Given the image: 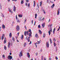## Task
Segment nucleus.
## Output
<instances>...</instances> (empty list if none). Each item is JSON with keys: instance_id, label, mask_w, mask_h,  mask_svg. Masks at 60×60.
I'll use <instances>...</instances> for the list:
<instances>
[{"instance_id": "9d476101", "label": "nucleus", "mask_w": 60, "mask_h": 60, "mask_svg": "<svg viewBox=\"0 0 60 60\" xmlns=\"http://www.w3.org/2000/svg\"><path fill=\"white\" fill-rule=\"evenodd\" d=\"M60 8H59L58 11V13H57V15H59V13H60Z\"/></svg>"}, {"instance_id": "2eb2a0df", "label": "nucleus", "mask_w": 60, "mask_h": 60, "mask_svg": "<svg viewBox=\"0 0 60 60\" xmlns=\"http://www.w3.org/2000/svg\"><path fill=\"white\" fill-rule=\"evenodd\" d=\"M56 30V28H54L53 29V34H54L55 33V30Z\"/></svg>"}, {"instance_id": "5701e85b", "label": "nucleus", "mask_w": 60, "mask_h": 60, "mask_svg": "<svg viewBox=\"0 0 60 60\" xmlns=\"http://www.w3.org/2000/svg\"><path fill=\"white\" fill-rule=\"evenodd\" d=\"M24 37V35H22L21 37V38L22 40L23 38Z\"/></svg>"}, {"instance_id": "052dcab7", "label": "nucleus", "mask_w": 60, "mask_h": 60, "mask_svg": "<svg viewBox=\"0 0 60 60\" xmlns=\"http://www.w3.org/2000/svg\"><path fill=\"white\" fill-rule=\"evenodd\" d=\"M0 9L1 10H2V7L1 6L0 7Z\"/></svg>"}, {"instance_id": "338daca9", "label": "nucleus", "mask_w": 60, "mask_h": 60, "mask_svg": "<svg viewBox=\"0 0 60 60\" xmlns=\"http://www.w3.org/2000/svg\"><path fill=\"white\" fill-rule=\"evenodd\" d=\"M28 51L29 52L30 51V49H29V50H28Z\"/></svg>"}, {"instance_id": "39448f33", "label": "nucleus", "mask_w": 60, "mask_h": 60, "mask_svg": "<svg viewBox=\"0 0 60 60\" xmlns=\"http://www.w3.org/2000/svg\"><path fill=\"white\" fill-rule=\"evenodd\" d=\"M51 29H50V30L48 32L49 33V35H50V34H51V32H52V28H51Z\"/></svg>"}, {"instance_id": "4be33fe9", "label": "nucleus", "mask_w": 60, "mask_h": 60, "mask_svg": "<svg viewBox=\"0 0 60 60\" xmlns=\"http://www.w3.org/2000/svg\"><path fill=\"white\" fill-rule=\"evenodd\" d=\"M4 49H5V50H6V49H7L6 47V46H5V45L4 46Z\"/></svg>"}, {"instance_id": "6ab92c4d", "label": "nucleus", "mask_w": 60, "mask_h": 60, "mask_svg": "<svg viewBox=\"0 0 60 60\" xmlns=\"http://www.w3.org/2000/svg\"><path fill=\"white\" fill-rule=\"evenodd\" d=\"M32 34V33H30L29 34V36H32V35H31V34Z\"/></svg>"}, {"instance_id": "7c9ffc66", "label": "nucleus", "mask_w": 60, "mask_h": 60, "mask_svg": "<svg viewBox=\"0 0 60 60\" xmlns=\"http://www.w3.org/2000/svg\"><path fill=\"white\" fill-rule=\"evenodd\" d=\"M38 27L39 28H41V26H40V25H38Z\"/></svg>"}, {"instance_id": "09e8293b", "label": "nucleus", "mask_w": 60, "mask_h": 60, "mask_svg": "<svg viewBox=\"0 0 60 60\" xmlns=\"http://www.w3.org/2000/svg\"><path fill=\"white\" fill-rule=\"evenodd\" d=\"M12 24H15V22H12Z\"/></svg>"}, {"instance_id": "37998d69", "label": "nucleus", "mask_w": 60, "mask_h": 60, "mask_svg": "<svg viewBox=\"0 0 60 60\" xmlns=\"http://www.w3.org/2000/svg\"><path fill=\"white\" fill-rule=\"evenodd\" d=\"M16 19H18V17H17V15H16Z\"/></svg>"}, {"instance_id": "58836bf2", "label": "nucleus", "mask_w": 60, "mask_h": 60, "mask_svg": "<svg viewBox=\"0 0 60 60\" xmlns=\"http://www.w3.org/2000/svg\"><path fill=\"white\" fill-rule=\"evenodd\" d=\"M4 57H5V56L4 55H2V57H3V58H4Z\"/></svg>"}, {"instance_id": "473e14b6", "label": "nucleus", "mask_w": 60, "mask_h": 60, "mask_svg": "<svg viewBox=\"0 0 60 60\" xmlns=\"http://www.w3.org/2000/svg\"><path fill=\"white\" fill-rule=\"evenodd\" d=\"M24 47H26V43H24Z\"/></svg>"}, {"instance_id": "a211bd4d", "label": "nucleus", "mask_w": 60, "mask_h": 60, "mask_svg": "<svg viewBox=\"0 0 60 60\" xmlns=\"http://www.w3.org/2000/svg\"><path fill=\"white\" fill-rule=\"evenodd\" d=\"M54 6H55V4H53L52 5V6H51V8H53Z\"/></svg>"}, {"instance_id": "0e129e2a", "label": "nucleus", "mask_w": 60, "mask_h": 60, "mask_svg": "<svg viewBox=\"0 0 60 60\" xmlns=\"http://www.w3.org/2000/svg\"><path fill=\"white\" fill-rule=\"evenodd\" d=\"M26 19H25L24 20V22H26Z\"/></svg>"}, {"instance_id": "ea45409f", "label": "nucleus", "mask_w": 60, "mask_h": 60, "mask_svg": "<svg viewBox=\"0 0 60 60\" xmlns=\"http://www.w3.org/2000/svg\"><path fill=\"white\" fill-rule=\"evenodd\" d=\"M55 59H56V60H57V59H58V58H57V56H56Z\"/></svg>"}, {"instance_id": "0eeeda50", "label": "nucleus", "mask_w": 60, "mask_h": 60, "mask_svg": "<svg viewBox=\"0 0 60 60\" xmlns=\"http://www.w3.org/2000/svg\"><path fill=\"white\" fill-rule=\"evenodd\" d=\"M38 20L40 21H43L44 20L43 19H42V17H41L39 18L38 19Z\"/></svg>"}, {"instance_id": "9b49d317", "label": "nucleus", "mask_w": 60, "mask_h": 60, "mask_svg": "<svg viewBox=\"0 0 60 60\" xmlns=\"http://www.w3.org/2000/svg\"><path fill=\"white\" fill-rule=\"evenodd\" d=\"M14 9H13V11H14V12H15V11H16V7H15V6H14Z\"/></svg>"}, {"instance_id": "6e6552de", "label": "nucleus", "mask_w": 60, "mask_h": 60, "mask_svg": "<svg viewBox=\"0 0 60 60\" xmlns=\"http://www.w3.org/2000/svg\"><path fill=\"white\" fill-rule=\"evenodd\" d=\"M27 56L28 58H30V54L29 52H27Z\"/></svg>"}, {"instance_id": "423d86ee", "label": "nucleus", "mask_w": 60, "mask_h": 60, "mask_svg": "<svg viewBox=\"0 0 60 60\" xmlns=\"http://www.w3.org/2000/svg\"><path fill=\"white\" fill-rule=\"evenodd\" d=\"M16 30L17 31H19V26L17 25L16 26Z\"/></svg>"}, {"instance_id": "774afa93", "label": "nucleus", "mask_w": 60, "mask_h": 60, "mask_svg": "<svg viewBox=\"0 0 60 60\" xmlns=\"http://www.w3.org/2000/svg\"><path fill=\"white\" fill-rule=\"evenodd\" d=\"M49 60H51V58H49Z\"/></svg>"}, {"instance_id": "dca6fc26", "label": "nucleus", "mask_w": 60, "mask_h": 60, "mask_svg": "<svg viewBox=\"0 0 60 60\" xmlns=\"http://www.w3.org/2000/svg\"><path fill=\"white\" fill-rule=\"evenodd\" d=\"M35 37H36V38H38L39 36H38V35L37 34H36L35 35Z\"/></svg>"}, {"instance_id": "4d7b16f0", "label": "nucleus", "mask_w": 60, "mask_h": 60, "mask_svg": "<svg viewBox=\"0 0 60 60\" xmlns=\"http://www.w3.org/2000/svg\"><path fill=\"white\" fill-rule=\"evenodd\" d=\"M17 41L18 42H19V40H18L17 39Z\"/></svg>"}, {"instance_id": "6e6d98bb", "label": "nucleus", "mask_w": 60, "mask_h": 60, "mask_svg": "<svg viewBox=\"0 0 60 60\" xmlns=\"http://www.w3.org/2000/svg\"><path fill=\"white\" fill-rule=\"evenodd\" d=\"M36 44H38V43L36 42V43L35 44V45H37Z\"/></svg>"}, {"instance_id": "412c9836", "label": "nucleus", "mask_w": 60, "mask_h": 60, "mask_svg": "<svg viewBox=\"0 0 60 60\" xmlns=\"http://www.w3.org/2000/svg\"><path fill=\"white\" fill-rule=\"evenodd\" d=\"M37 14H35V19H36V18L37 17Z\"/></svg>"}, {"instance_id": "13d9d810", "label": "nucleus", "mask_w": 60, "mask_h": 60, "mask_svg": "<svg viewBox=\"0 0 60 60\" xmlns=\"http://www.w3.org/2000/svg\"><path fill=\"white\" fill-rule=\"evenodd\" d=\"M35 23H36V22H35L34 23V26L35 25Z\"/></svg>"}, {"instance_id": "a878e982", "label": "nucleus", "mask_w": 60, "mask_h": 60, "mask_svg": "<svg viewBox=\"0 0 60 60\" xmlns=\"http://www.w3.org/2000/svg\"><path fill=\"white\" fill-rule=\"evenodd\" d=\"M53 44H54V47H56V43H55V42H53Z\"/></svg>"}, {"instance_id": "f3484780", "label": "nucleus", "mask_w": 60, "mask_h": 60, "mask_svg": "<svg viewBox=\"0 0 60 60\" xmlns=\"http://www.w3.org/2000/svg\"><path fill=\"white\" fill-rule=\"evenodd\" d=\"M38 31H39V33L40 34H42V32H41V30H39Z\"/></svg>"}, {"instance_id": "ddd939ff", "label": "nucleus", "mask_w": 60, "mask_h": 60, "mask_svg": "<svg viewBox=\"0 0 60 60\" xmlns=\"http://www.w3.org/2000/svg\"><path fill=\"white\" fill-rule=\"evenodd\" d=\"M6 38H4V43H5L6 42V41H7V40H6V39H5Z\"/></svg>"}, {"instance_id": "c85d7f7f", "label": "nucleus", "mask_w": 60, "mask_h": 60, "mask_svg": "<svg viewBox=\"0 0 60 60\" xmlns=\"http://www.w3.org/2000/svg\"><path fill=\"white\" fill-rule=\"evenodd\" d=\"M42 2L41 1L40 3V6H41V5H42Z\"/></svg>"}, {"instance_id": "680f3d73", "label": "nucleus", "mask_w": 60, "mask_h": 60, "mask_svg": "<svg viewBox=\"0 0 60 60\" xmlns=\"http://www.w3.org/2000/svg\"><path fill=\"white\" fill-rule=\"evenodd\" d=\"M42 11H44V10L43 9H42Z\"/></svg>"}, {"instance_id": "c756f323", "label": "nucleus", "mask_w": 60, "mask_h": 60, "mask_svg": "<svg viewBox=\"0 0 60 60\" xmlns=\"http://www.w3.org/2000/svg\"><path fill=\"white\" fill-rule=\"evenodd\" d=\"M12 40L14 41H15V39H14V37H12Z\"/></svg>"}, {"instance_id": "79ce46f5", "label": "nucleus", "mask_w": 60, "mask_h": 60, "mask_svg": "<svg viewBox=\"0 0 60 60\" xmlns=\"http://www.w3.org/2000/svg\"><path fill=\"white\" fill-rule=\"evenodd\" d=\"M26 1L27 3H28L29 2V0H26Z\"/></svg>"}, {"instance_id": "7ed1b4c3", "label": "nucleus", "mask_w": 60, "mask_h": 60, "mask_svg": "<svg viewBox=\"0 0 60 60\" xmlns=\"http://www.w3.org/2000/svg\"><path fill=\"white\" fill-rule=\"evenodd\" d=\"M8 59H9L10 60H11V59H12V57L11 56L9 55L8 57Z\"/></svg>"}, {"instance_id": "de8ad7c7", "label": "nucleus", "mask_w": 60, "mask_h": 60, "mask_svg": "<svg viewBox=\"0 0 60 60\" xmlns=\"http://www.w3.org/2000/svg\"><path fill=\"white\" fill-rule=\"evenodd\" d=\"M31 41H30V43L29 44V45H30V44H31Z\"/></svg>"}, {"instance_id": "3c124183", "label": "nucleus", "mask_w": 60, "mask_h": 60, "mask_svg": "<svg viewBox=\"0 0 60 60\" xmlns=\"http://www.w3.org/2000/svg\"><path fill=\"white\" fill-rule=\"evenodd\" d=\"M34 4H35V1H34Z\"/></svg>"}, {"instance_id": "5fc2aeb1", "label": "nucleus", "mask_w": 60, "mask_h": 60, "mask_svg": "<svg viewBox=\"0 0 60 60\" xmlns=\"http://www.w3.org/2000/svg\"><path fill=\"white\" fill-rule=\"evenodd\" d=\"M2 36H3V37H4V34H3V35H2Z\"/></svg>"}, {"instance_id": "e2e57ef3", "label": "nucleus", "mask_w": 60, "mask_h": 60, "mask_svg": "<svg viewBox=\"0 0 60 60\" xmlns=\"http://www.w3.org/2000/svg\"><path fill=\"white\" fill-rule=\"evenodd\" d=\"M35 4H34V7H35Z\"/></svg>"}, {"instance_id": "b1692460", "label": "nucleus", "mask_w": 60, "mask_h": 60, "mask_svg": "<svg viewBox=\"0 0 60 60\" xmlns=\"http://www.w3.org/2000/svg\"><path fill=\"white\" fill-rule=\"evenodd\" d=\"M29 32H30V33H32V31H31V29H30L29 30Z\"/></svg>"}, {"instance_id": "bb28decb", "label": "nucleus", "mask_w": 60, "mask_h": 60, "mask_svg": "<svg viewBox=\"0 0 60 60\" xmlns=\"http://www.w3.org/2000/svg\"><path fill=\"white\" fill-rule=\"evenodd\" d=\"M23 3H24V1H23L22 0L21 2V4H23Z\"/></svg>"}, {"instance_id": "cd10ccee", "label": "nucleus", "mask_w": 60, "mask_h": 60, "mask_svg": "<svg viewBox=\"0 0 60 60\" xmlns=\"http://www.w3.org/2000/svg\"><path fill=\"white\" fill-rule=\"evenodd\" d=\"M9 12H11V13H12V11H11V10L9 9Z\"/></svg>"}, {"instance_id": "bf43d9fd", "label": "nucleus", "mask_w": 60, "mask_h": 60, "mask_svg": "<svg viewBox=\"0 0 60 60\" xmlns=\"http://www.w3.org/2000/svg\"><path fill=\"white\" fill-rule=\"evenodd\" d=\"M27 5V3H26V5H25L26 6Z\"/></svg>"}, {"instance_id": "1a4fd4ad", "label": "nucleus", "mask_w": 60, "mask_h": 60, "mask_svg": "<svg viewBox=\"0 0 60 60\" xmlns=\"http://www.w3.org/2000/svg\"><path fill=\"white\" fill-rule=\"evenodd\" d=\"M20 54H19V57H21V56H22V52H20Z\"/></svg>"}, {"instance_id": "c9c22d12", "label": "nucleus", "mask_w": 60, "mask_h": 60, "mask_svg": "<svg viewBox=\"0 0 60 60\" xmlns=\"http://www.w3.org/2000/svg\"><path fill=\"white\" fill-rule=\"evenodd\" d=\"M17 22H19V23L20 22V21L18 19L17 20Z\"/></svg>"}, {"instance_id": "f8f14e48", "label": "nucleus", "mask_w": 60, "mask_h": 60, "mask_svg": "<svg viewBox=\"0 0 60 60\" xmlns=\"http://www.w3.org/2000/svg\"><path fill=\"white\" fill-rule=\"evenodd\" d=\"M9 36L10 38H11L12 36V34L11 33H10L9 35Z\"/></svg>"}, {"instance_id": "f03ea898", "label": "nucleus", "mask_w": 60, "mask_h": 60, "mask_svg": "<svg viewBox=\"0 0 60 60\" xmlns=\"http://www.w3.org/2000/svg\"><path fill=\"white\" fill-rule=\"evenodd\" d=\"M27 38V36L26 38H25L26 39V40H27L28 42H29L30 41V37H28V38Z\"/></svg>"}, {"instance_id": "393cba45", "label": "nucleus", "mask_w": 60, "mask_h": 60, "mask_svg": "<svg viewBox=\"0 0 60 60\" xmlns=\"http://www.w3.org/2000/svg\"><path fill=\"white\" fill-rule=\"evenodd\" d=\"M51 26H52V25L49 24L48 25V27H51Z\"/></svg>"}, {"instance_id": "c03bdc74", "label": "nucleus", "mask_w": 60, "mask_h": 60, "mask_svg": "<svg viewBox=\"0 0 60 60\" xmlns=\"http://www.w3.org/2000/svg\"><path fill=\"white\" fill-rule=\"evenodd\" d=\"M28 7H30V3H29L28 5Z\"/></svg>"}, {"instance_id": "4c0bfd02", "label": "nucleus", "mask_w": 60, "mask_h": 60, "mask_svg": "<svg viewBox=\"0 0 60 60\" xmlns=\"http://www.w3.org/2000/svg\"><path fill=\"white\" fill-rule=\"evenodd\" d=\"M53 41H56V39H55V38H54L53 39Z\"/></svg>"}, {"instance_id": "864d4df0", "label": "nucleus", "mask_w": 60, "mask_h": 60, "mask_svg": "<svg viewBox=\"0 0 60 60\" xmlns=\"http://www.w3.org/2000/svg\"><path fill=\"white\" fill-rule=\"evenodd\" d=\"M37 6L38 7V8H39V5L38 4H37Z\"/></svg>"}, {"instance_id": "aec40b11", "label": "nucleus", "mask_w": 60, "mask_h": 60, "mask_svg": "<svg viewBox=\"0 0 60 60\" xmlns=\"http://www.w3.org/2000/svg\"><path fill=\"white\" fill-rule=\"evenodd\" d=\"M18 16L19 18H22V15H18Z\"/></svg>"}, {"instance_id": "a19ab883", "label": "nucleus", "mask_w": 60, "mask_h": 60, "mask_svg": "<svg viewBox=\"0 0 60 60\" xmlns=\"http://www.w3.org/2000/svg\"><path fill=\"white\" fill-rule=\"evenodd\" d=\"M40 41H38V44H40Z\"/></svg>"}, {"instance_id": "2f4dec72", "label": "nucleus", "mask_w": 60, "mask_h": 60, "mask_svg": "<svg viewBox=\"0 0 60 60\" xmlns=\"http://www.w3.org/2000/svg\"><path fill=\"white\" fill-rule=\"evenodd\" d=\"M10 42H9L8 45V48H10Z\"/></svg>"}, {"instance_id": "e433bc0d", "label": "nucleus", "mask_w": 60, "mask_h": 60, "mask_svg": "<svg viewBox=\"0 0 60 60\" xmlns=\"http://www.w3.org/2000/svg\"><path fill=\"white\" fill-rule=\"evenodd\" d=\"M50 43H52V40H51V39L50 38Z\"/></svg>"}, {"instance_id": "f704fd0d", "label": "nucleus", "mask_w": 60, "mask_h": 60, "mask_svg": "<svg viewBox=\"0 0 60 60\" xmlns=\"http://www.w3.org/2000/svg\"><path fill=\"white\" fill-rule=\"evenodd\" d=\"M42 26L43 27H44L45 26V25L43 24L42 25Z\"/></svg>"}, {"instance_id": "72a5a7b5", "label": "nucleus", "mask_w": 60, "mask_h": 60, "mask_svg": "<svg viewBox=\"0 0 60 60\" xmlns=\"http://www.w3.org/2000/svg\"><path fill=\"white\" fill-rule=\"evenodd\" d=\"M4 37H3V36H2V38H1V39L3 40V39H4Z\"/></svg>"}, {"instance_id": "8fccbe9b", "label": "nucleus", "mask_w": 60, "mask_h": 60, "mask_svg": "<svg viewBox=\"0 0 60 60\" xmlns=\"http://www.w3.org/2000/svg\"><path fill=\"white\" fill-rule=\"evenodd\" d=\"M2 17H3V18H4V15H2Z\"/></svg>"}, {"instance_id": "69168bd1", "label": "nucleus", "mask_w": 60, "mask_h": 60, "mask_svg": "<svg viewBox=\"0 0 60 60\" xmlns=\"http://www.w3.org/2000/svg\"><path fill=\"white\" fill-rule=\"evenodd\" d=\"M45 37V36H43V37L44 38Z\"/></svg>"}, {"instance_id": "603ef678", "label": "nucleus", "mask_w": 60, "mask_h": 60, "mask_svg": "<svg viewBox=\"0 0 60 60\" xmlns=\"http://www.w3.org/2000/svg\"><path fill=\"white\" fill-rule=\"evenodd\" d=\"M17 0H12V1H17Z\"/></svg>"}, {"instance_id": "20e7f679", "label": "nucleus", "mask_w": 60, "mask_h": 60, "mask_svg": "<svg viewBox=\"0 0 60 60\" xmlns=\"http://www.w3.org/2000/svg\"><path fill=\"white\" fill-rule=\"evenodd\" d=\"M46 46L47 48L49 47V42H47L46 43Z\"/></svg>"}, {"instance_id": "49530a36", "label": "nucleus", "mask_w": 60, "mask_h": 60, "mask_svg": "<svg viewBox=\"0 0 60 60\" xmlns=\"http://www.w3.org/2000/svg\"><path fill=\"white\" fill-rule=\"evenodd\" d=\"M33 21H34L33 20H32L31 21V22L32 23V24H33Z\"/></svg>"}, {"instance_id": "f257e3e1", "label": "nucleus", "mask_w": 60, "mask_h": 60, "mask_svg": "<svg viewBox=\"0 0 60 60\" xmlns=\"http://www.w3.org/2000/svg\"><path fill=\"white\" fill-rule=\"evenodd\" d=\"M29 33V31H25L24 32V35H25V36H26V34H27V35H28Z\"/></svg>"}, {"instance_id": "a18cd8bd", "label": "nucleus", "mask_w": 60, "mask_h": 60, "mask_svg": "<svg viewBox=\"0 0 60 60\" xmlns=\"http://www.w3.org/2000/svg\"><path fill=\"white\" fill-rule=\"evenodd\" d=\"M43 56H42L41 60H43Z\"/></svg>"}, {"instance_id": "4468645a", "label": "nucleus", "mask_w": 60, "mask_h": 60, "mask_svg": "<svg viewBox=\"0 0 60 60\" xmlns=\"http://www.w3.org/2000/svg\"><path fill=\"white\" fill-rule=\"evenodd\" d=\"M2 27L3 29H4L5 28V26L3 24L2 26Z\"/></svg>"}]
</instances>
